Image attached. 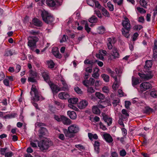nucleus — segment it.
<instances>
[{"label": "nucleus", "mask_w": 157, "mask_h": 157, "mask_svg": "<svg viewBox=\"0 0 157 157\" xmlns=\"http://www.w3.org/2000/svg\"><path fill=\"white\" fill-rule=\"evenodd\" d=\"M79 130V128L76 124H72L69 126L68 129H65L64 130V132L66 137L69 138L73 137L75 134L78 132Z\"/></svg>", "instance_id": "1"}, {"label": "nucleus", "mask_w": 157, "mask_h": 157, "mask_svg": "<svg viewBox=\"0 0 157 157\" xmlns=\"http://www.w3.org/2000/svg\"><path fill=\"white\" fill-rule=\"evenodd\" d=\"M40 14L43 21L48 24L51 23L54 20L53 16L44 10H41Z\"/></svg>", "instance_id": "2"}, {"label": "nucleus", "mask_w": 157, "mask_h": 157, "mask_svg": "<svg viewBox=\"0 0 157 157\" xmlns=\"http://www.w3.org/2000/svg\"><path fill=\"white\" fill-rule=\"evenodd\" d=\"M122 25L123 27L121 29L122 34L125 37L128 38L129 36V32L131 29L130 21H122Z\"/></svg>", "instance_id": "3"}, {"label": "nucleus", "mask_w": 157, "mask_h": 157, "mask_svg": "<svg viewBox=\"0 0 157 157\" xmlns=\"http://www.w3.org/2000/svg\"><path fill=\"white\" fill-rule=\"evenodd\" d=\"M52 145V141L46 138L44 140H40L38 143V146L42 151L48 149L49 147Z\"/></svg>", "instance_id": "4"}, {"label": "nucleus", "mask_w": 157, "mask_h": 157, "mask_svg": "<svg viewBox=\"0 0 157 157\" xmlns=\"http://www.w3.org/2000/svg\"><path fill=\"white\" fill-rule=\"evenodd\" d=\"M28 45L32 50L36 47V43L39 40V38L36 36H30L28 38Z\"/></svg>", "instance_id": "5"}, {"label": "nucleus", "mask_w": 157, "mask_h": 157, "mask_svg": "<svg viewBox=\"0 0 157 157\" xmlns=\"http://www.w3.org/2000/svg\"><path fill=\"white\" fill-rule=\"evenodd\" d=\"M40 70L41 75L43 78L44 81L48 83L51 82L50 80L49 74L48 72L43 67L40 68Z\"/></svg>", "instance_id": "6"}, {"label": "nucleus", "mask_w": 157, "mask_h": 157, "mask_svg": "<svg viewBox=\"0 0 157 157\" xmlns=\"http://www.w3.org/2000/svg\"><path fill=\"white\" fill-rule=\"evenodd\" d=\"M46 3L48 6L51 7H56L61 5V3L57 0H46Z\"/></svg>", "instance_id": "7"}, {"label": "nucleus", "mask_w": 157, "mask_h": 157, "mask_svg": "<svg viewBox=\"0 0 157 157\" xmlns=\"http://www.w3.org/2000/svg\"><path fill=\"white\" fill-rule=\"evenodd\" d=\"M32 92H33L35 95L33 98L34 101H37L40 100V97L38 91L35 86H32L31 88L30 94L31 95H32Z\"/></svg>", "instance_id": "8"}, {"label": "nucleus", "mask_w": 157, "mask_h": 157, "mask_svg": "<svg viewBox=\"0 0 157 157\" xmlns=\"http://www.w3.org/2000/svg\"><path fill=\"white\" fill-rule=\"evenodd\" d=\"M29 77L28 78V81L29 82H36V80L35 79L37 76V73L35 71L30 70Z\"/></svg>", "instance_id": "9"}, {"label": "nucleus", "mask_w": 157, "mask_h": 157, "mask_svg": "<svg viewBox=\"0 0 157 157\" xmlns=\"http://www.w3.org/2000/svg\"><path fill=\"white\" fill-rule=\"evenodd\" d=\"M140 91L142 93L147 90L151 88L152 86L151 85L149 82H144L140 84Z\"/></svg>", "instance_id": "10"}, {"label": "nucleus", "mask_w": 157, "mask_h": 157, "mask_svg": "<svg viewBox=\"0 0 157 157\" xmlns=\"http://www.w3.org/2000/svg\"><path fill=\"white\" fill-rule=\"evenodd\" d=\"M48 84L50 86L53 94H57L59 91L61 90V89L60 88L55 84L52 81Z\"/></svg>", "instance_id": "11"}, {"label": "nucleus", "mask_w": 157, "mask_h": 157, "mask_svg": "<svg viewBox=\"0 0 157 157\" xmlns=\"http://www.w3.org/2000/svg\"><path fill=\"white\" fill-rule=\"evenodd\" d=\"M138 75L142 79L144 80H148L151 79L153 77L152 71L149 72L148 74L145 75L140 73H138Z\"/></svg>", "instance_id": "12"}, {"label": "nucleus", "mask_w": 157, "mask_h": 157, "mask_svg": "<svg viewBox=\"0 0 157 157\" xmlns=\"http://www.w3.org/2000/svg\"><path fill=\"white\" fill-rule=\"evenodd\" d=\"M48 134V131L47 129L44 127H41L39 131V137L40 139L44 136H46Z\"/></svg>", "instance_id": "13"}, {"label": "nucleus", "mask_w": 157, "mask_h": 157, "mask_svg": "<svg viewBox=\"0 0 157 157\" xmlns=\"http://www.w3.org/2000/svg\"><path fill=\"white\" fill-rule=\"evenodd\" d=\"M102 119L104 120V121L107 123L108 126L110 125L112 122V118L105 113L102 114Z\"/></svg>", "instance_id": "14"}, {"label": "nucleus", "mask_w": 157, "mask_h": 157, "mask_svg": "<svg viewBox=\"0 0 157 157\" xmlns=\"http://www.w3.org/2000/svg\"><path fill=\"white\" fill-rule=\"evenodd\" d=\"M103 137L106 141L108 143H112L113 141L112 137L109 134L105 133L103 135Z\"/></svg>", "instance_id": "15"}, {"label": "nucleus", "mask_w": 157, "mask_h": 157, "mask_svg": "<svg viewBox=\"0 0 157 157\" xmlns=\"http://www.w3.org/2000/svg\"><path fill=\"white\" fill-rule=\"evenodd\" d=\"M153 50V58L155 60L157 59V40H155L154 42Z\"/></svg>", "instance_id": "16"}, {"label": "nucleus", "mask_w": 157, "mask_h": 157, "mask_svg": "<svg viewBox=\"0 0 157 157\" xmlns=\"http://www.w3.org/2000/svg\"><path fill=\"white\" fill-rule=\"evenodd\" d=\"M52 52L53 55L56 58L60 59L62 57V56L60 54L57 48H55L52 49Z\"/></svg>", "instance_id": "17"}, {"label": "nucleus", "mask_w": 157, "mask_h": 157, "mask_svg": "<svg viewBox=\"0 0 157 157\" xmlns=\"http://www.w3.org/2000/svg\"><path fill=\"white\" fill-rule=\"evenodd\" d=\"M88 102L85 100L81 101L78 104V107L80 109L85 108L88 105Z\"/></svg>", "instance_id": "18"}, {"label": "nucleus", "mask_w": 157, "mask_h": 157, "mask_svg": "<svg viewBox=\"0 0 157 157\" xmlns=\"http://www.w3.org/2000/svg\"><path fill=\"white\" fill-rule=\"evenodd\" d=\"M61 121L64 124L69 125L71 123V121L63 116H61Z\"/></svg>", "instance_id": "19"}, {"label": "nucleus", "mask_w": 157, "mask_h": 157, "mask_svg": "<svg viewBox=\"0 0 157 157\" xmlns=\"http://www.w3.org/2000/svg\"><path fill=\"white\" fill-rule=\"evenodd\" d=\"M111 54L114 57V58H118L119 57V54L118 52V50L117 48L115 47L113 48Z\"/></svg>", "instance_id": "20"}, {"label": "nucleus", "mask_w": 157, "mask_h": 157, "mask_svg": "<svg viewBox=\"0 0 157 157\" xmlns=\"http://www.w3.org/2000/svg\"><path fill=\"white\" fill-rule=\"evenodd\" d=\"M59 98L61 99H66L69 97V95L64 92L60 93L58 94Z\"/></svg>", "instance_id": "21"}, {"label": "nucleus", "mask_w": 157, "mask_h": 157, "mask_svg": "<svg viewBox=\"0 0 157 157\" xmlns=\"http://www.w3.org/2000/svg\"><path fill=\"white\" fill-rule=\"evenodd\" d=\"M33 24L37 27H40L42 25V22L36 18H34L32 20Z\"/></svg>", "instance_id": "22"}, {"label": "nucleus", "mask_w": 157, "mask_h": 157, "mask_svg": "<svg viewBox=\"0 0 157 157\" xmlns=\"http://www.w3.org/2000/svg\"><path fill=\"white\" fill-rule=\"evenodd\" d=\"M67 113L70 118L72 119H75L77 117L76 114L74 111H68Z\"/></svg>", "instance_id": "23"}, {"label": "nucleus", "mask_w": 157, "mask_h": 157, "mask_svg": "<svg viewBox=\"0 0 157 157\" xmlns=\"http://www.w3.org/2000/svg\"><path fill=\"white\" fill-rule=\"evenodd\" d=\"M102 14L105 17H109L110 16V14L107 10L104 7H101V10Z\"/></svg>", "instance_id": "24"}, {"label": "nucleus", "mask_w": 157, "mask_h": 157, "mask_svg": "<svg viewBox=\"0 0 157 157\" xmlns=\"http://www.w3.org/2000/svg\"><path fill=\"white\" fill-rule=\"evenodd\" d=\"M153 111V109L148 106H146L144 109V113L149 114Z\"/></svg>", "instance_id": "25"}, {"label": "nucleus", "mask_w": 157, "mask_h": 157, "mask_svg": "<svg viewBox=\"0 0 157 157\" xmlns=\"http://www.w3.org/2000/svg\"><path fill=\"white\" fill-rule=\"evenodd\" d=\"M121 112L122 114L121 115V117L122 119L127 118L129 117V115L125 109H123Z\"/></svg>", "instance_id": "26"}, {"label": "nucleus", "mask_w": 157, "mask_h": 157, "mask_svg": "<svg viewBox=\"0 0 157 157\" xmlns=\"http://www.w3.org/2000/svg\"><path fill=\"white\" fill-rule=\"evenodd\" d=\"M112 39L111 38L107 39V45L108 49L109 50L113 48V46L112 44Z\"/></svg>", "instance_id": "27"}, {"label": "nucleus", "mask_w": 157, "mask_h": 157, "mask_svg": "<svg viewBox=\"0 0 157 157\" xmlns=\"http://www.w3.org/2000/svg\"><path fill=\"white\" fill-rule=\"evenodd\" d=\"M61 82H62V83L63 86L61 88V90L65 91L68 89V87L67 85L65 80L63 79H61L60 80Z\"/></svg>", "instance_id": "28"}, {"label": "nucleus", "mask_w": 157, "mask_h": 157, "mask_svg": "<svg viewBox=\"0 0 157 157\" xmlns=\"http://www.w3.org/2000/svg\"><path fill=\"white\" fill-rule=\"evenodd\" d=\"M99 71V69L96 67H95L94 69V71H95L93 74L92 77L94 78H97L99 76L98 72Z\"/></svg>", "instance_id": "29"}, {"label": "nucleus", "mask_w": 157, "mask_h": 157, "mask_svg": "<svg viewBox=\"0 0 157 157\" xmlns=\"http://www.w3.org/2000/svg\"><path fill=\"white\" fill-rule=\"evenodd\" d=\"M92 111L94 113L96 114H99L100 113V110L98 109V107L96 106H94L93 107Z\"/></svg>", "instance_id": "30"}, {"label": "nucleus", "mask_w": 157, "mask_h": 157, "mask_svg": "<svg viewBox=\"0 0 157 157\" xmlns=\"http://www.w3.org/2000/svg\"><path fill=\"white\" fill-rule=\"evenodd\" d=\"M152 65V60H147L145 62V65L144 66L145 68H151Z\"/></svg>", "instance_id": "31"}, {"label": "nucleus", "mask_w": 157, "mask_h": 157, "mask_svg": "<svg viewBox=\"0 0 157 157\" xmlns=\"http://www.w3.org/2000/svg\"><path fill=\"white\" fill-rule=\"evenodd\" d=\"M88 136L90 140H92L93 138L95 140H97L98 138V137L96 134H93L92 133H88Z\"/></svg>", "instance_id": "32"}, {"label": "nucleus", "mask_w": 157, "mask_h": 157, "mask_svg": "<svg viewBox=\"0 0 157 157\" xmlns=\"http://www.w3.org/2000/svg\"><path fill=\"white\" fill-rule=\"evenodd\" d=\"M140 82V80L138 78H132V84L133 86L139 84Z\"/></svg>", "instance_id": "33"}, {"label": "nucleus", "mask_w": 157, "mask_h": 157, "mask_svg": "<svg viewBox=\"0 0 157 157\" xmlns=\"http://www.w3.org/2000/svg\"><path fill=\"white\" fill-rule=\"evenodd\" d=\"M95 95L98 99L101 100H103L105 98L104 95L99 92H96L95 94Z\"/></svg>", "instance_id": "34"}, {"label": "nucleus", "mask_w": 157, "mask_h": 157, "mask_svg": "<svg viewBox=\"0 0 157 157\" xmlns=\"http://www.w3.org/2000/svg\"><path fill=\"white\" fill-rule=\"evenodd\" d=\"M78 101V98H71L68 100L70 104H76Z\"/></svg>", "instance_id": "35"}, {"label": "nucleus", "mask_w": 157, "mask_h": 157, "mask_svg": "<svg viewBox=\"0 0 157 157\" xmlns=\"http://www.w3.org/2000/svg\"><path fill=\"white\" fill-rule=\"evenodd\" d=\"M89 21L91 23H96L97 22L98 18L95 16L93 15L89 19Z\"/></svg>", "instance_id": "36"}, {"label": "nucleus", "mask_w": 157, "mask_h": 157, "mask_svg": "<svg viewBox=\"0 0 157 157\" xmlns=\"http://www.w3.org/2000/svg\"><path fill=\"white\" fill-rule=\"evenodd\" d=\"M47 65L48 67L52 69L54 67L55 63L52 60H50L47 61Z\"/></svg>", "instance_id": "37"}, {"label": "nucleus", "mask_w": 157, "mask_h": 157, "mask_svg": "<svg viewBox=\"0 0 157 157\" xmlns=\"http://www.w3.org/2000/svg\"><path fill=\"white\" fill-rule=\"evenodd\" d=\"M95 150L98 153L99 151V147L100 146V143L98 141H95L94 144Z\"/></svg>", "instance_id": "38"}, {"label": "nucleus", "mask_w": 157, "mask_h": 157, "mask_svg": "<svg viewBox=\"0 0 157 157\" xmlns=\"http://www.w3.org/2000/svg\"><path fill=\"white\" fill-rule=\"evenodd\" d=\"M13 55L12 52L11 50L9 49H6L5 51L4 56H11Z\"/></svg>", "instance_id": "39"}, {"label": "nucleus", "mask_w": 157, "mask_h": 157, "mask_svg": "<svg viewBox=\"0 0 157 157\" xmlns=\"http://www.w3.org/2000/svg\"><path fill=\"white\" fill-rule=\"evenodd\" d=\"M115 71L116 74L118 75V76L120 78L122 72V70L120 68H116L115 69Z\"/></svg>", "instance_id": "40"}, {"label": "nucleus", "mask_w": 157, "mask_h": 157, "mask_svg": "<svg viewBox=\"0 0 157 157\" xmlns=\"http://www.w3.org/2000/svg\"><path fill=\"white\" fill-rule=\"evenodd\" d=\"M107 6L110 11H112L114 10L113 5V4H112L110 2L107 3Z\"/></svg>", "instance_id": "41"}, {"label": "nucleus", "mask_w": 157, "mask_h": 157, "mask_svg": "<svg viewBox=\"0 0 157 157\" xmlns=\"http://www.w3.org/2000/svg\"><path fill=\"white\" fill-rule=\"evenodd\" d=\"M101 77L105 82H108L109 81V77L108 75L103 74L101 75Z\"/></svg>", "instance_id": "42"}, {"label": "nucleus", "mask_w": 157, "mask_h": 157, "mask_svg": "<svg viewBox=\"0 0 157 157\" xmlns=\"http://www.w3.org/2000/svg\"><path fill=\"white\" fill-rule=\"evenodd\" d=\"M140 3L141 6L144 8H147V3L145 0H140Z\"/></svg>", "instance_id": "43"}, {"label": "nucleus", "mask_w": 157, "mask_h": 157, "mask_svg": "<svg viewBox=\"0 0 157 157\" xmlns=\"http://www.w3.org/2000/svg\"><path fill=\"white\" fill-rule=\"evenodd\" d=\"M143 28V26L141 25H135L133 27V29L136 31H139Z\"/></svg>", "instance_id": "44"}, {"label": "nucleus", "mask_w": 157, "mask_h": 157, "mask_svg": "<svg viewBox=\"0 0 157 157\" xmlns=\"http://www.w3.org/2000/svg\"><path fill=\"white\" fill-rule=\"evenodd\" d=\"M98 29L99 31V34H102L104 33L105 31V28L103 26L99 27L98 28Z\"/></svg>", "instance_id": "45"}, {"label": "nucleus", "mask_w": 157, "mask_h": 157, "mask_svg": "<svg viewBox=\"0 0 157 157\" xmlns=\"http://www.w3.org/2000/svg\"><path fill=\"white\" fill-rule=\"evenodd\" d=\"M119 82H114L112 86L114 90H116L117 89L118 87V86H119Z\"/></svg>", "instance_id": "46"}, {"label": "nucleus", "mask_w": 157, "mask_h": 157, "mask_svg": "<svg viewBox=\"0 0 157 157\" xmlns=\"http://www.w3.org/2000/svg\"><path fill=\"white\" fill-rule=\"evenodd\" d=\"M7 149V148L6 147H5L4 148H0V153L2 155H5L6 153V151Z\"/></svg>", "instance_id": "47"}, {"label": "nucleus", "mask_w": 157, "mask_h": 157, "mask_svg": "<svg viewBox=\"0 0 157 157\" xmlns=\"http://www.w3.org/2000/svg\"><path fill=\"white\" fill-rule=\"evenodd\" d=\"M150 95L153 98H157V91L153 90L150 92Z\"/></svg>", "instance_id": "48"}, {"label": "nucleus", "mask_w": 157, "mask_h": 157, "mask_svg": "<svg viewBox=\"0 0 157 157\" xmlns=\"http://www.w3.org/2000/svg\"><path fill=\"white\" fill-rule=\"evenodd\" d=\"M95 0H87V4L90 6H94Z\"/></svg>", "instance_id": "49"}, {"label": "nucleus", "mask_w": 157, "mask_h": 157, "mask_svg": "<svg viewBox=\"0 0 157 157\" xmlns=\"http://www.w3.org/2000/svg\"><path fill=\"white\" fill-rule=\"evenodd\" d=\"M136 9L137 10L141 13H146V11L143 8L137 7Z\"/></svg>", "instance_id": "50"}, {"label": "nucleus", "mask_w": 157, "mask_h": 157, "mask_svg": "<svg viewBox=\"0 0 157 157\" xmlns=\"http://www.w3.org/2000/svg\"><path fill=\"white\" fill-rule=\"evenodd\" d=\"M94 4L95 5V7L100 10L101 9V7H103L101 6L98 2L96 1V0Z\"/></svg>", "instance_id": "51"}, {"label": "nucleus", "mask_w": 157, "mask_h": 157, "mask_svg": "<svg viewBox=\"0 0 157 157\" xmlns=\"http://www.w3.org/2000/svg\"><path fill=\"white\" fill-rule=\"evenodd\" d=\"M106 70L108 73L110 74L111 77H113L114 76V75H115V72L113 71H112L110 68H107L106 69Z\"/></svg>", "instance_id": "52"}, {"label": "nucleus", "mask_w": 157, "mask_h": 157, "mask_svg": "<svg viewBox=\"0 0 157 157\" xmlns=\"http://www.w3.org/2000/svg\"><path fill=\"white\" fill-rule=\"evenodd\" d=\"M126 155V152L124 149H122L120 151V155L121 156L124 157Z\"/></svg>", "instance_id": "53"}, {"label": "nucleus", "mask_w": 157, "mask_h": 157, "mask_svg": "<svg viewBox=\"0 0 157 157\" xmlns=\"http://www.w3.org/2000/svg\"><path fill=\"white\" fill-rule=\"evenodd\" d=\"M120 101V99H118L116 100H114L112 102V104L115 107L117 106Z\"/></svg>", "instance_id": "54"}, {"label": "nucleus", "mask_w": 157, "mask_h": 157, "mask_svg": "<svg viewBox=\"0 0 157 157\" xmlns=\"http://www.w3.org/2000/svg\"><path fill=\"white\" fill-rule=\"evenodd\" d=\"M54 103L56 105L59 106V107L60 108H62L63 107V105L62 103H61L60 102L56 101H54Z\"/></svg>", "instance_id": "55"}, {"label": "nucleus", "mask_w": 157, "mask_h": 157, "mask_svg": "<svg viewBox=\"0 0 157 157\" xmlns=\"http://www.w3.org/2000/svg\"><path fill=\"white\" fill-rule=\"evenodd\" d=\"M73 104H68V106L71 108L73 109L75 111H78V109Z\"/></svg>", "instance_id": "56"}, {"label": "nucleus", "mask_w": 157, "mask_h": 157, "mask_svg": "<svg viewBox=\"0 0 157 157\" xmlns=\"http://www.w3.org/2000/svg\"><path fill=\"white\" fill-rule=\"evenodd\" d=\"M13 155V153L11 151L6 153L5 157H11Z\"/></svg>", "instance_id": "57"}, {"label": "nucleus", "mask_w": 157, "mask_h": 157, "mask_svg": "<svg viewBox=\"0 0 157 157\" xmlns=\"http://www.w3.org/2000/svg\"><path fill=\"white\" fill-rule=\"evenodd\" d=\"M139 34L137 33H134L132 37V40L133 41H135L137 39V37L139 36Z\"/></svg>", "instance_id": "58"}, {"label": "nucleus", "mask_w": 157, "mask_h": 157, "mask_svg": "<svg viewBox=\"0 0 157 157\" xmlns=\"http://www.w3.org/2000/svg\"><path fill=\"white\" fill-rule=\"evenodd\" d=\"M93 66H90L86 68L85 71L86 72L91 73L92 72Z\"/></svg>", "instance_id": "59"}, {"label": "nucleus", "mask_w": 157, "mask_h": 157, "mask_svg": "<svg viewBox=\"0 0 157 157\" xmlns=\"http://www.w3.org/2000/svg\"><path fill=\"white\" fill-rule=\"evenodd\" d=\"M100 128L103 130H105L107 129L105 126L101 122H100L99 123Z\"/></svg>", "instance_id": "60"}, {"label": "nucleus", "mask_w": 157, "mask_h": 157, "mask_svg": "<svg viewBox=\"0 0 157 157\" xmlns=\"http://www.w3.org/2000/svg\"><path fill=\"white\" fill-rule=\"evenodd\" d=\"M87 92L89 93H92L95 92V90L92 87H88L87 88Z\"/></svg>", "instance_id": "61"}, {"label": "nucleus", "mask_w": 157, "mask_h": 157, "mask_svg": "<svg viewBox=\"0 0 157 157\" xmlns=\"http://www.w3.org/2000/svg\"><path fill=\"white\" fill-rule=\"evenodd\" d=\"M115 3H117L119 6H121L123 3V0H113Z\"/></svg>", "instance_id": "62"}, {"label": "nucleus", "mask_w": 157, "mask_h": 157, "mask_svg": "<svg viewBox=\"0 0 157 157\" xmlns=\"http://www.w3.org/2000/svg\"><path fill=\"white\" fill-rule=\"evenodd\" d=\"M95 13L96 14L97 16L100 18H101L102 17V15L101 13V12L98 10H96L95 11Z\"/></svg>", "instance_id": "63"}, {"label": "nucleus", "mask_w": 157, "mask_h": 157, "mask_svg": "<svg viewBox=\"0 0 157 157\" xmlns=\"http://www.w3.org/2000/svg\"><path fill=\"white\" fill-rule=\"evenodd\" d=\"M85 29L87 32L89 33L90 31V28L89 27V25L87 23H86L85 26Z\"/></svg>", "instance_id": "64"}]
</instances>
